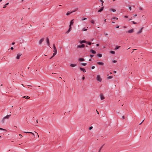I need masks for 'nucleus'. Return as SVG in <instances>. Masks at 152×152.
<instances>
[{
	"label": "nucleus",
	"instance_id": "f257e3e1",
	"mask_svg": "<svg viewBox=\"0 0 152 152\" xmlns=\"http://www.w3.org/2000/svg\"><path fill=\"white\" fill-rule=\"evenodd\" d=\"M11 116V115H7L5 117H4L2 119V123H4V122L5 120V119H8Z\"/></svg>",
	"mask_w": 152,
	"mask_h": 152
},
{
	"label": "nucleus",
	"instance_id": "f03ea898",
	"mask_svg": "<svg viewBox=\"0 0 152 152\" xmlns=\"http://www.w3.org/2000/svg\"><path fill=\"white\" fill-rule=\"evenodd\" d=\"M96 80L97 81L101 82L102 81V78L99 75H97L96 77Z\"/></svg>",
	"mask_w": 152,
	"mask_h": 152
},
{
	"label": "nucleus",
	"instance_id": "7ed1b4c3",
	"mask_svg": "<svg viewBox=\"0 0 152 152\" xmlns=\"http://www.w3.org/2000/svg\"><path fill=\"white\" fill-rule=\"evenodd\" d=\"M44 38H43L40 39L39 42V45H41L42 44V42L44 41Z\"/></svg>",
	"mask_w": 152,
	"mask_h": 152
},
{
	"label": "nucleus",
	"instance_id": "20e7f679",
	"mask_svg": "<svg viewBox=\"0 0 152 152\" xmlns=\"http://www.w3.org/2000/svg\"><path fill=\"white\" fill-rule=\"evenodd\" d=\"M22 55V54L19 53L16 56V58L17 59H18L20 58V57Z\"/></svg>",
	"mask_w": 152,
	"mask_h": 152
},
{
	"label": "nucleus",
	"instance_id": "39448f33",
	"mask_svg": "<svg viewBox=\"0 0 152 152\" xmlns=\"http://www.w3.org/2000/svg\"><path fill=\"white\" fill-rule=\"evenodd\" d=\"M143 28V27H142L137 32V34H140L142 32V30Z\"/></svg>",
	"mask_w": 152,
	"mask_h": 152
},
{
	"label": "nucleus",
	"instance_id": "423d86ee",
	"mask_svg": "<svg viewBox=\"0 0 152 152\" xmlns=\"http://www.w3.org/2000/svg\"><path fill=\"white\" fill-rule=\"evenodd\" d=\"M53 51L54 52H57V49L55 46V45L54 44L53 45Z\"/></svg>",
	"mask_w": 152,
	"mask_h": 152
},
{
	"label": "nucleus",
	"instance_id": "0eeeda50",
	"mask_svg": "<svg viewBox=\"0 0 152 152\" xmlns=\"http://www.w3.org/2000/svg\"><path fill=\"white\" fill-rule=\"evenodd\" d=\"M46 42L48 46H49L50 42L49 41V38L48 37H47L46 39Z\"/></svg>",
	"mask_w": 152,
	"mask_h": 152
},
{
	"label": "nucleus",
	"instance_id": "6e6552de",
	"mask_svg": "<svg viewBox=\"0 0 152 152\" xmlns=\"http://www.w3.org/2000/svg\"><path fill=\"white\" fill-rule=\"evenodd\" d=\"M85 45L84 44H82L81 45H79L77 46V48H84L85 47Z\"/></svg>",
	"mask_w": 152,
	"mask_h": 152
},
{
	"label": "nucleus",
	"instance_id": "1a4fd4ad",
	"mask_svg": "<svg viewBox=\"0 0 152 152\" xmlns=\"http://www.w3.org/2000/svg\"><path fill=\"white\" fill-rule=\"evenodd\" d=\"M134 31L133 29H132L130 30H129L128 31H126V32H128L129 33H131L133 32Z\"/></svg>",
	"mask_w": 152,
	"mask_h": 152
},
{
	"label": "nucleus",
	"instance_id": "9d476101",
	"mask_svg": "<svg viewBox=\"0 0 152 152\" xmlns=\"http://www.w3.org/2000/svg\"><path fill=\"white\" fill-rule=\"evenodd\" d=\"M90 52L94 54H95L96 53V51L93 50H91Z\"/></svg>",
	"mask_w": 152,
	"mask_h": 152
},
{
	"label": "nucleus",
	"instance_id": "9b49d317",
	"mask_svg": "<svg viewBox=\"0 0 152 152\" xmlns=\"http://www.w3.org/2000/svg\"><path fill=\"white\" fill-rule=\"evenodd\" d=\"M80 70L83 71L84 72H86V71L85 69L82 68L81 67H80Z\"/></svg>",
	"mask_w": 152,
	"mask_h": 152
},
{
	"label": "nucleus",
	"instance_id": "f8f14e48",
	"mask_svg": "<svg viewBox=\"0 0 152 152\" xmlns=\"http://www.w3.org/2000/svg\"><path fill=\"white\" fill-rule=\"evenodd\" d=\"M71 27L70 26V27H69V28L68 30L66 32V33L68 34L71 31Z\"/></svg>",
	"mask_w": 152,
	"mask_h": 152
},
{
	"label": "nucleus",
	"instance_id": "ddd939ff",
	"mask_svg": "<svg viewBox=\"0 0 152 152\" xmlns=\"http://www.w3.org/2000/svg\"><path fill=\"white\" fill-rule=\"evenodd\" d=\"M100 99L101 100H102L104 99V96L102 94H101L100 95Z\"/></svg>",
	"mask_w": 152,
	"mask_h": 152
},
{
	"label": "nucleus",
	"instance_id": "4468645a",
	"mask_svg": "<svg viewBox=\"0 0 152 152\" xmlns=\"http://www.w3.org/2000/svg\"><path fill=\"white\" fill-rule=\"evenodd\" d=\"M77 64H71L70 66L72 67H74L76 66Z\"/></svg>",
	"mask_w": 152,
	"mask_h": 152
},
{
	"label": "nucleus",
	"instance_id": "2eb2a0df",
	"mask_svg": "<svg viewBox=\"0 0 152 152\" xmlns=\"http://www.w3.org/2000/svg\"><path fill=\"white\" fill-rule=\"evenodd\" d=\"M73 19L70 22V25L69 26V27H70V26H71L73 24L74 22L73 21Z\"/></svg>",
	"mask_w": 152,
	"mask_h": 152
},
{
	"label": "nucleus",
	"instance_id": "dca6fc26",
	"mask_svg": "<svg viewBox=\"0 0 152 152\" xmlns=\"http://www.w3.org/2000/svg\"><path fill=\"white\" fill-rule=\"evenodd\" d=\"M97 63L99 65H103L104 64V63L102 62H97Z\"/></svg>",
	"mask_w": 152,
	"mask_h": 152
},
{
	"label": "nucleus",
	"instance_id": "f3484780",
	"mask_svg": "<svg viewBox=\"0 0 152 152\" xmlns=\"http://www.w3.org/2000/svg\"><path fill=\"white\" fill-rule=\"evenodd\" d=\"M103 8H104V7H102L98 11V12H102L103 10Z\"/></svg>",
	"mask_w": 152,
	"mask_h": 152
},
{
	"label": "nucleus",
	"instance_id": "a211bd4d",
	"mask_svg": "<svg viewBox=\"0 0 152 152\" xmlns=\"http://www.w3.org/2000/svg\"><path fill=\"white\" fill-rule=\"evenodd\" d=\"M86 41H85V40H82V41H80V44H82L83 43H86Z\"/></svg>",
	"mask_w": 152,
	"mask_h": 152
},
{
	"label": "nucleus",
	"instance_id": "6ab92c4d",
	"mask_svg": "<svg viewBox=\"0 0 152 152\" xmlns=\"http://www.w3.org/2000/svg\"><path fill=\"white\" fill-rule=\"evenodd\" d=\"M78 60L79 61H84L85 60L83 58H80L78 59Z\"/></svg>",
	"mask_w": 152,
	"mask_h": 152
},
{
	"label": "nucleus",
	"instance_id": "aec40b11",
	"mask_svg": "<svg viewBox=\"0 0 152 152\" xmlns=\"http://www.w3.org/2000/svg\"><path fill=\"white\" fill-rule=\"evenodd\" d=\"M120 47V46H116L115 48V50L118 49Z\"/></svg>",
	"mask_w": 152,
	"mask_h": 152
},
{
	"label": "nucleus",
	"instance_id": "412c9836",
	"mask_svg": "<svg viewBox=\"0 0 152 152\" xmlns=\"http://www.w3.org/2000/svg\"><path fill=\"white\" fill-rule=\"evenodd\" d=\"M23 98H25L26 99H28L30 98V97L28 96H23Z\"/></svg>",
	"mask_w": 152,
	"mask_h": 152
},
{
	"label": "nucleus",
	"instance_id": "4be33fe9",
	"mask_svg": "<svg viewBox=\"0 0 152 152\" xmlns=\"http://www.w3.org/2000/svg\"><path fill=\"white\" fill-rule=\"evenodd\" d=\"M23 132L24 133H31V134H33V135H34V134L32 132Z\"/></svg>",
	"mask_w": 152,
	"mask_h": 152
},
{
	"label": "nucleus",
	"instance_id": "5701e85b",
	"mask_svg": "<svg viewBox=\"0 0 152 152\" xmlns=\"http://www.w3.org/2000/svg\"><path fill=\"white\" fill-rule=\"evenodd\" d=\"M102 55L101 54H98L97 55V56L98 57H101L102 56Z\"/></svg>",
	"mask_w": 152,
	"mask_h": 152
},
{
	"label": "nucleus",
	"instance_id": "b1692460",
	"mask_svg": "<svg viewBox=\"0 0 152 152\" xmlns=\"http://www.w3.org/2000/svg\"><path fill=\"white\" fill-rule=\"evenodd\" d=\"M72 13V12H67V13L66 14V15L67 16L69 15Z\"/></svg>",
	"mask_w": 152,
	"mask_h": 152
},
{
	"label": "nucleus",
	"instance_id": "393cba45",
	"mask_svg": "<svg viewBox=\"0 0 152 152\" xmlns=\"http://www.w3.org/2000/svg\"><path fill=\"white\" fill-rule=\"evenodd\" d=\"M110 53L112 54H115V52L114 51H110Z\"/></svg>",
	"mask_w": 152,
	"mask_h": 152
},
{
	"label": "nucleus",
	"instance_id": "a878e982",
	"mask_svg": "<svg viewBox=\"0 0 152 152\" xmlns=\"http://www.w3.org/2000/svg\"><path fill=\"white\" fill-rule=\"evenodd\" d=\"M110 10L112 11L113 12H115L116 11V10L113 9H110Z\"/></svg>",
	"mask_w": 152,
	"mask_h": 152
},
{
	"label": "nucleus",
	"instance_id": "bb28decb",
	"mask_svg": "<svg viewBox=\"0 0 152 152\" xmlns=\"http://www.w3.org/2000/svg\"><path fill=\"white\" fill-rule=\"evenodd\" d=\"M8 4H9V3L8 2L7 3H6L4 5V6L3 7L4 8H5L6 7V6L8 5Z\"/></svg>",
	"mask_w": 152,
	"mask_h": 152
},
{
	"label": "nucleus",
	"instance_id": "cd10ccee",
	"mask_svg": "<svg viewBox=\"0 0 152 152\" xmlns=\"http://www.w3.org/2000/svg\"><path fill=\"white\" fill-rule=\"evenodd\" d=\"M113 78V77L112 76H110L109 77H107V79H111Z\"/></svg>",
	"mask_w": 152,
	"mask_h": 152
},
{
	"label": "nucleus",
	"instance_id": "c85d7f7f",
	"mask_svg": "<svg viewBox=\"0 0 152 152\" xmlns=\"http://www.w3.org/2000/svg\"><path fill=\"white\" fill-rule=\"evenodd\" d=\"M87 28H83L82 29V31H87Z\"/></svg>",
	"mask_w": 152,
	"mask_h": 152
},
{
	"label": "nucleus",
	"instance_id": "c756f323",
	"mask_svg": "<svg viewBox=\"0 0 152 152\" xmlns=\"http://www.w3.org/2000/svg\"><path fill=\"white\" fill-rule=\"evenodd\" d=\"M81 65H83L84 66H85L87 64L86 63H81L80 64Z\"/></svg>",
	"mask_w": 152,
	"mask_h": 152
},
{
	"label": "nucleus",
	"instance_id": "7c9ffc66",
	"mask_svg": "<svg viewBox=\"0 0 152 152\" xmlns=\"http://www.w3.org/2000/svg\"><path fill=\"white\" fill-rule=\"evenodd\" d=\"M91 23L93 24H94V20H91Z\"/></svg>",
	"mask_w": 152,
	"mask_h": 152
},
{
	"label": "nucleus",
	"instance_id": "2f4dec72",
	"mask_svg": "<svg viewBox=\"0 0 152 152\" xmlns=\"http://www.w3.org/2000/svg\"><path fill=\"white\" fill-rule=\"evenodd\" d=\"M77 10V8H76L75 10H74V11H72V12H75Z\"/></svg>",
	"mask_w": 152,
	"mask_h": 152
},
{
	"label": "nucleus",
	"instance_id": "473e14b6",
	"mask_svg": "<svg viewBox=\"0 0 152 152\" xmlns=\"http://www.w3.org/2000/svg\"><path fill=\"white\" fill-rule=\"evenodd\" d=\"M57 52H54V53H53V56H55L56 54H57Z\"/></svg>",
	"mask_w": 152,
	"mask_h": 152
},
{
	"label": "nucleus",
	"instance_id": "72a5a7b5",
	"mask_svg": "<svg viewBox=\"0 0 152 152\" xmlns=\"http://www.w3.org/2000/svg\"><path fill=\"white\" fill-rule=\"evenodd\" d=\"M129 8L130 10H132L131 7L130 6H129Z\"/></svg>",
	"mask_w": 152,
	"mask_h": 152
},
{
	"label": "nucleus",
	"instance_id": "f704fd0d",
	"mask_svg": "<svg viewBox=\"0 0 152 152\" xmlns=\"http://www.w3.org/2000/svg\"><path fill=\"white\" fill-rule=\"evenodd\" d=\"M102 146H102L101 147V148H100V149L99 150V151H98V152H100V151H101V150L102 148Z\"/></svg>",
	"mask_w": 152,
	"mask_h": 152
},
{
	"label": "nucleus",
	"instance_id": "c9c22d12",
	"mask_svg": "<svg viewBox=\"0 0 152 152\" xmlns=\"http://www.w3.org/2000/svg\"><path fill=\"white\" fill-rule=\"evenodd\" d=\"M93 128V127L92 126H91L89 128V130H91Z\"/></svg>",
	"mask_w": 152,
	"mask_h": 152
},
{
	"label": "nucleus",
	"instance_id": "e433bc0d",
	"mask_svg": "<svg viewBox=\"0 0 152 152\" xmlns=\"http://www.w3.org/2000/svg\"><path fill=\"white\" fill-rule=\"evenodd\" d=\"M116 62H117V61H116V60H113V63H116Z\"/></svg>",
	"mask_w": 152,
	"mask_h": 152
},
{
	"label": "nucleus",
	"instance_id": "4c0bfd02",
	"mask_svg": "<svg viewBox=\"0 0 152 152\" xmlns=\"http://www.w3.org/2000/svg\"><path fill=\"white\" fill-rule=\"evenodd\" d=\"M87 44L89 45H90L91 44V43L90 42H89L87 43Z\"/></svg>",
	"mask_w": 152,
	"mask_h": 152
},
{
	"label": "nucleus",
	"instance_id": "58836bf2",
	"mask_svg": "<svg viewBox=\"0 0 152 152\" xmlns=\"http://www.w3.org/2000/svg\"><path fill=\"white\" fill-rule=\"evenodd\" d=\"M86 19H87V18H83V19H82V20L83 21V20H85Z\"/></svg>",
	"mask_w": 152,
	"mask_h": 152
},
{
	"label": "nucleus",
	"instance_id": "ea45409f",
	"mask_svg": "<svg viewBox=\"0 0 152 152\" xmlns=\"http://www.w3.org/2000/svg\"><path fill=\"white\" fill-rule=\"evenodd\" d=\"M112 19H116L117 20L118 19V18H112Z\"/></svg>",
	"mask_w": 152,
	"mask_h": 152
},
{
	"label": "nucleus",
	"instance_id": "a19ab883",
	"mask_svg": "<svg viewBox=\"0 0 152 152\" xmlns=\"http://www.w3.org/2000/svg\"><path fill=\"white\" fill-rule=\"evenodd\" d=\"M90 56L91 57H93L94 56V55H90Z\"/></svg>",
	"mask_w": 152,
	"mask_h": 152
},
{
	"label": "nucleus",
	"instance_id": "79ce46f5",
	"mask_svg": "<svg viewBox=\"0 0 152 152\" xmlns=\"http://www.w3.org/2000/svg\"><path fill=\"white\" fill-rule=\"evenodd\" d=\"M95 68V66H92V67H91V69H94Z\"/></svg>",
	"mask_w": 152,
	"mask_h": 152
},
{
	"label": "nucleus",
	"instance_id": "37998d69",
	"mask_svg": "<svg viewBox=\"0 0 152 152\" xmlns=\"http://www.w3.org/2000/svg\"><path fill=\"white\" fill-rule=\"evenodd\" d=\"M139 9L140 10H143L142 8H141V7H139Z\"/></svg>",
	"mask_w": 152,
	"mask_h": 152
},
{
	"label": "nucleus",
	"instance_id": "c03bdc74",
	"mask_svg": "<svg viewBox=\"0 0 152 152\" xmlns=\"http://www.w3.org/2000/svg\"><path fill=\"white\" fill-rule=\"evenodd\" d=\"M0 130H5L3 128H0Z\"/></svg>",
	"mask_w": 152,
	"mask_h": 152
},
{
	"label": "nucleus",
	"instance_id": "a18cd8bd",
	"mask_svg": "<svg viewBox=\"0 0 152 152\" xmlns=\"http://www.w3.org/2000/svg\"><path fill=\"white\" fill-rule=\"evenodd\" d=\"M122 118L123 119H124L125 118V116L124 115H123L122 116Z\"/></svg>",
	"mask_w": 152,
	"mask_h": 152
},
{
	"label": "nucleus",
	"instance_id": "49530a36",
	"mask_svg": "<svg viewBox=\"0 0 152 152\" xmlns=\"http://www.w3.org/2000/svg\"><path fill=\"white\" fill-rule=\"evenodd\" d=\"M124 17L125 18H128L129 17L128 16H127V15L124 16Z\"/></svg>",
	"mask_w": 152,
	"mask_h": 152
},
{
	"label": "nucleus",
	"instance_id": "de8ad7c7",
	"mask_svg": "<svg viewBox=\"0 0 152 152\" xmlns=\"http://www.w3.org/2000/svg\"><path fill=\"white\" fill-rule=\"evenodd\" d=\"M137 16V14H134V16L135 17H136Z\"/></svg>",
	"mask_w": 152,
	"mask_h": 152
},
{
	"label": "nucleus",
	"instance_id": "09e8293b",
	"mask_svg": "<svg viewBox=\"0 0 152 152\" xmlns=\"http://www.w3.org/2000/svg\"><path fill=\"white\" fill-rule=\"evenodd\" d=\"M99 44H97L96 45V46L97 47H98L99 46Z\"/></svg>",
	"mask_w": 152,
	"mask_h": 152
},
{
	"label": "nucleus",
	"instance_id": "8fccbe9b",
	"mask_svg": "<svg viewBox=\"0 0 152 152\" xmlns=\"http://www.w3.org/2000/svg\"><path fill=\"white\" fill-rule=\"evenodd\" d=\"M19 136H20L21 137H23V136L21 134H19Z\"/></svg>",
	"mask_w": 152,
	"mask_h": 152
},
{
	"label": "nucleus",
	"instance_id": "3c124183",
	"mask_svg": "<svg viewBox=\"0 0 152 152\" xmlns=\"http://www.w3.org/2000/svg\"><path fill=\"white\" fill-rule=\"evenodd\" d=\"M14 48L13 47H12L10 48V49L11 50H13V49Z\"/></svg>",
	"mask_w": 152,
	"mask_h": 152
},
{
	"label": "nucleus",
	"instance_id": "603ef678",
	"mask_svg": "<svg viewBox=\"0 0 152 152\" xmlns=\"http://www.w3.org/2000/svg\"><path fill=\"white\" fill-rule=\"evenodd\" d=\"M132 23L133 24H136L137 23H136L134 22V21H132Z\"/></svg>",
	"mask_w": 152,
	"mask_h": 152
},
{
	"label": "nucleus",
	"instance_id": "864d4df0",
	"mask_svg": "<svg viewBox=\"0 0 152 152\" xmlns=\"http://www.w3.org/2000/svg\"><path fill=\"white\" fill-rule=\"evenodd\" d=\"M85 77H82V79L84 80L85 79Z\"/></svg>",
	"mask_w": 152,
	"mask_h": 152
},
{
	"label": "nucleus",
	"instance_id": "5fc2aeb1",
	"mask_svg": "<svg viewBox=\"0 0 152 152\" xmlns=\"http://www.w3.org/2000/svg\"><path fill=\"white\" fill-rule=\"evenodd\" d=\"M132 20V18H131L128 19V20L129 21H130V20Z\"/></svg>",
	"mask_w": 152,
	"mask_h": 152
},
{
	"label": "nucleus",
	"instance_id": "6e6d98bb",
	"mask_svg": "<svg viewBox=\"0 0 152 152\" xmlns=\"http://www.w3.org/2000/svg\"><path fill=\"white\" fill-rule=\"evenodd\" d=\"M15 44V42H12V45H14Z\"/></svg>",
	"mask_w": 152,
	"mask_h": 152
},
{
	"label": "nucleus",
	"instance_id": "4d7b16f0",
	"mask_svg": "<svg viewBox=\"0 0 152 152\" xmlns=\"http://www.w3.org/2000/svg\"><path fill=\"white\" fill-rule=\"evenodd\" d=\"M119 27V26H116V28H118Z\"/></svg>",
	"mask_w": 152,
	"mask_h": 152
},
{
	"label": "nucleus",
	"instance_id": "13d9d810",
	"mask_svg": "<svg viewBox=\"0 0 152 152\" xmlns=\"http://www.w3.org/2000/svg\"><path fill=\"white\" fill-rule=\"evenodd\" d=\"M100 1L102 2V3H103L104 1L102 0H100Z\"/></svg>",
	"mask_w": 152,
	"mask_h": 152
},
{
	"label": "nucleus",
	"instance_id": "bf43d9fd",
	"mask_svg": "<svg viewBox=\"0 0 152 152\" xmlns=\"http://www.w3.org/2000/svg\"><path fill=\"white\" fill-rule=\"evenodd\" d=\"M105 36H107V35H108V34H107V33H105Z\"/></svg>",
	"mask_w": 152,
	"mask_h": 152
},
{
	"label": "nucleus",
	"instance_id": "052dcab7",
	"mask_svg": "<svg viewBox=\"0 0 152 152\" xmlns=\"http://www.w3.org/2000/svg\"><path fill=\"white\" fill-rule=\"evenodd\" d=\"M145 119H144L142 120V122H141V123H142V122L144 121Z\"/></svg>",
	"mask_w": 152,
	"mask_h": 152
},
{
	"label": "nucleus",
	"instance_id": "680f3d73",
	"mask_svg": "<svg viewBox=\"0 0 152 152\" xmlns=\"http://www.w3.org/2000/svg\"><path fill=\"white\" fill-rule=\"evenodd\" d=\"M96 113H98V114H99V112L97 110H96Z\"/></svg>",
	"mask_w": 152,
	"mask_h": 152
},
{
	"label": "nucleus",
	"instance_id": "e2e57ef3",
	"mask_svg": "<svg viewBox=\"0 0 152 152\" xmlns=\"http://www.w3.org/2000/svg\"><path fill=\"white\" fill-rule=\"evenodd\" d=\"M53 56H52V57H51L50 58V59H51Z\"/></svg>",
	"mask_w": 152,
	"mask_h": 152
},
{
	"label": "nucleus",
	"instance_id": "0e129e2a",
	"mask_svg": "<svg viewBox=\"0 0 152 152\" xmlns=\"http://www.w3.org/2000/svg\"><path fill=\"white\" fill-rule=\"evenodd\" d=\"M114 73H115H115H116V71H114Z\"/></svg>",
	"mask_w": 152,
	"mask_h": 152
},
{
	"label": "nucleus",
	"instance_id": "69168bd1",
	"mask_svg": "<svg viewBox=\"0 0 152 152\" xmlns=\"http://www.w3.org/2000/svg\"><path fill=\"white\" fill-rule=\"evenodd\" d=\"M106 19H104V21L105 22L106 21Z\"/></svg>",
	"mask_w": 152,
	"mask_h": 152
},
{
	"label": "nucleus",
	"instance_id": "338daca9",
	"mask_svg": "<svg viewBox=\"0 0 152 152\" xmlns=\"http://www.w3.org/2000/svg\"><path fill=\"white\" fill-rule=\"evenodd\" d=\"M112 23H115V22H113V21H112Z\"/></svg>",
	"mask_w": 152,
	"mask_h": 152
},
{
	"label": "nucleus",
	"instance_id": "774afa93",
	"mask_svg": "<svg viewBox=\"0 0 152 152\" xmlns=\"http://www.w3.org/2000/svg\"><path fill=\"white\" fill-rule=\"evenodd\" d=\"M36 122H37V123H38V120H36Z\"/></svg>",
	"mask_w": 152,
	"mask_h": 152
}]
</instances>
